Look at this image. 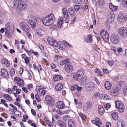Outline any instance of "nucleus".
I'll use <instances>...</instances> for the list:
<instances>
[{
  "instance_id": "nucleus-1",
  "label": "nucleus",
  "mask_w": 127,
  "mask_h": 127,
  "mask_svg": "<svg viewBox=\"0 0 127 127\" xmlns=\"http://www.w3.org/2000/svg\"><path fill=\"white\" fill-rule=\"evenodd\" d=\"M55 19L54 14L51 13L43 18L41 20L44 25L48 26L54 24Z\"/></svg>"
},
{
  "instance_id": "nucleus-2",
  "label": "nucleus",
  "mask_w": 127,
  "mask_h": 127,
  "mask_svg": "<svg viewBox=\"0 0 127 127\" xmlns=\"http://www.w3.org/2000/svg\"><path fill=\"white\" fill-rule=\"evenodd\" d=\"M13 6L21 11H24L27 8V5L25 1L20 0H14L13 3Z\"/></svg>"
},
{
  "instance_id": "nucleus-3",
  "label": "nucleus",
  "mask_w": 127,
  "mask_h": 127,
  "mask_svg": "<svg viewBox=\"0 0 127 127\" xmlns=\"http://www.w3.org/2000/svg\"><path fill=\"white\" fill-rule=\"evenodd\" d=\"M5 32L6 36L8 37H11L12 31L14 29V26L12 23L8 22L5 25Z\"/></svg>"
},
{
  "instance_id": "nucleus-4",
  "label": "nucleus",
  "mask_w": 127,
  "mask_h": 127,
  "mask_svg": "<svg viewBox=\"0 0 127 127\" xmlns=\"http://www.w3.org/2000/svg\"><path fill=\"white\" fill-rule=\"evenodd\" d=\"M117 20L121 24L125 23L127 21V14L124 13H120L118 15Z\"/></svg>"
},
{
  "instance_id": "nucleus-5",
  "label": "nucleus",
  "mask_w": 127,
  "mask_h": 127,
  "mask_svg": "<svg viewBox=\"0 0 127 127\" xmlns=\"http://www.w3.org/2000/svg\"><path fill=\"white\" fill-rule=\"evenodd\" d=\"M120 38L117 34H112L110 37V40L112 43L116 44L118 43L120 41Z\"/></svg>"
},
{
  "instance_id": "nucleus-6",
  "label": "nucleus",
  "mask_w": 127,
  "mask_h": 127,
  "mask_svg": "<svg viewBox=\"0 0 127 127\" xmlns=\"http://www.w3.org/2000/svg\"><path fill=\"white\" fill-rule=\"evenodd\" d=\"M20 25L23 30L27 32V34L29 35L28 37H30L31 36L29 32L30 28L27 24L25 22H21L20 23Z\"/></svg>"
},
{
  "instance_id": "nucleus-7",
  "label": "nucleus",
  "mask_w": 127,
  "mask_h": 127,
  "mask_svg": "<svg viewBox=\"0 0 127 127\" xmlns=\"http://www.w3.org/2000/svg\"><path fill=\"white\" fill-rule=\"evenodd\" d=\"M119 34L123 38L127 36V29L124 27H122L118 30Z\"/></svg>"
},
{
  "instance_id": "nucleus-8",
  "label": "nucleus",
  "mask_w": 127,
  "mask_h": 127,
  "mask_svg": "<svg viewBox=\"0 0 127 127\" xmlns=\"http://www.w3.org/2000/svg\"><path fill=\"white\" fill-rule=\"evenodd\" d=\"M84 74V72L82 70H79L73 74V78L75 81H78L79 80L80 77H82Z\"/></svg>"
},
{
  "instance_id": "nucleus-9",
  "label": "nucleus",
  "mask_w": 127,
  "mask_h": 127,
  "mask_svg": "<svg viewBox=\"0 0 127 127\" xmlns=\"http://www.w3.org/2000/svg\"><path fill=\"white\" fill-rule=\"evenodd\" d=\"M115 103L117 108L119 109V111L121 113L123 112L125 107L123 103L120 101H117Z\"/></svg>"
},
{
  "instance_id": "nucleus-10",
  "label": "nucleus",
  "mask_w": 127,
  "mask_h": 127,
  "mask_svg": "<svg viewBox=\"0 0 127 127\" xmlns=\"http://www.w3.org/2000/svg\"><path fill=\"white\" fill-rule=\"evenodd\" d=\"M73 66L70 62L67 63L64 66V69L68 73L71 72L73 70Z\"/></svg>"
},
{
  "instance_id": "nucleus-11",
  "label": "nucleus",
  "mask_w": 127,
  "mask_h": 127,
  "mask_svg": "<svg viewBox=\"0 0 127 127\" xmlns=\"http://www.w3.org/2000/svg\"><path fill=\"white\" fill-rule=\"evenodd\" d=\"M100 35L102 38L105 41H108L109 39V36L108 33L106 31H101L100 33Z\"/></svg>"
},
{
  "instance_id": "nucleus-12",
  "label": "nucleus",
  "mask_w": 127,
  "mask_h": 127,
  "mask_svg": "<svg viewBox=\"0 0 127 127\" xmlns=\"http://www.w3.org/2000/svg\"><path fill=\"white\" fill-rule=\"evenodd\" d=\"M47 41L49 44L55 47L57 46V42L52 37H48L47 38Z\"/></svg>"
},
{
  "instance_id": "nucleus-13",
  "label": "nucleus",
  "mask_w": 127,
  "mask_h": 127,
  "mask_svg": "<svg viewBox=\"0 0 127 127\" xmlns=\"http://www.w3.org/2000/svg\"><path fill=\"white\" fill-rule=\"evenodd\" d=\"M107 18L109 22L111 23L114 21L115 16L113 11H111L109 12L107 17Z\"/></svg>"
},
{
  "instance_id": "nucleus-14",
  "label": "nucleus",
  "mask_w": 127,
  "mask_h": 127,
  "mask_svg": "<svg viewBox=\"0 0 127 127\" xmlns=\"http://www.w3.org/2000/svg\"><path fill=\"white\" fill-rule=\"evenodd\" d=\"M119 91L116 88L113 89L110 91V95L111 96H116L118 95Z\"/></svg>"
},
{
  "instance_id": "nucleus-15",
  "label": "nucleus",
  "mask_w": 127,
  "mask_h": 127,
  "mask_svg": "<svg viewBox=\"0 0 127 127\" xmlns=\"http://www.w3.org/2000/svg\"><path fill=\"white\" fill-rule=\"evenodd\" d=\"M45 99L46 102L50 105H52L54 103L53 98L50 96H46L45 97Z\"/></svg>"
},
{
  "instance_id": "nucleus-16",
  "label": "nucleus",
  "mask_w": 127,
  "mask_h": 127,
  "mask_svg": "<svg viewBox=\"0 0 127 127\" xmlns=\"http://www.w3.org/2000/svg\"><path fill=\"white\" fill-rule=\"evenodd\" d=\"M85 87L88 90H91L95 87V84L92 82H89L87 83L85 85Z\"/></svg>"
},
{
  "instance_id": "nucleus-17",
  "label": "nucleus",
  "mask_w": 127,
  "mask_h": 127,
  "mask_svg": "<svg viewBox=\"0 0 127 127\" xmlns=\"http://www.w3.org/2000/svg\"><path fill=\"white\" fill-rule=\"evenodd\" d=\"M56 107L58 109H63L64 108L65 105L63 102L61 101L57 102L55 104Z\"/></svg>"
},
{
  "instance_id": "nucleus-18",
  "label": "nucleus",
  "mask_w": 127,
  "mask_h": 127,
  "mask_svg": "<svg viewBox=\"0 0 127 127\" xmlns=\"http://www.w3.org/2000/svg\"><path fill=\"white\" fill-rule=\"evenodd\" d=\"M98 112L99 115L102 116L105 112V109L101 105H100L98 106Z\"/></svg>"
},
{
  "instance_id": "nucleus-19",
  "label": "nucleus",
  "mask_w": 127,
  "mask_h": 127,
  "mask_svg": "<svg viewBox=\"0 0 127 127\" xmlns=\"http://www.w3.org/2000/svg\"><path fill=\"white\" fill-rule=\"evenodd\" d=\"M92 122L93 124L98 127L100 126L98 125H101L102 124L101 122L100 121L99 118L98 117L95 118L94 120L92 121Z\"/></svg>"
},
{
  "instance_id": "nucleus-20",
  "label": "nucleus",
  "mask_w": 127,
  "mask_h": 127,
  "mask_svg": "<svg viewBox=\"0 0 127 127\" xmlns=\"http://www.w3.org/2000/svg\"><path fill=\"white\" fill-rule=\"evenodd\" d=\"M118 127H125V122L122 120H118L117 122Z\"/></svg>"
},
{
  "instance_id": "nucleus-21",
  "label": "nucleus",
  "mask_w": 127,
  "mask_h": 127,
  "mask_svg": "<svg viewBox=\"0 0 127 127\" xmlns=\"http://www.w3.org/2000/svg\"><path fill=\"white\" fill-rule=\"evenodd\" d=\"M68 127H76L74 121L71 119H69L68 121Z\"/></svg>"
},
{
  "instance_id": "nucleus-22",
  "label": "nucleus",
  "mask_w": 127,
  "mask_h": 127,
  "mask_svg": "<svg viewBox=\"0 0 127 127\" xmlns=\"http://www.w3.org/2000/svg\"><path fill=\"white\" fill-rule=\"evenodd\" d=\"M63 15L64 18L68 19L69 18L68 13L66 9L63 8L62 10Z\"/></svg>"
},
{
  "instance_id": "nucleus-23",
  "label": "nucleus",
  "mask_w": 127,
  "mask_h": 127,
  "mask_svg": "<svg viewBox=\"0 0 127 127\" xmlns=\"http://www.w3.org/2000/svg\"><path fill=\"white\" fill-rule=\"evenodd\" d=\"M87 79V78L86 76L83 77L80 80V85H83L85 84L86 83V81Z\"/></svg>"
},
{
  "instance_id": "nucleus-24",
  "label": "nucleus",
  "mask_w": 127,
  "mask_h": 127,
  "mask_svg": "<svg viewBox=\"0 0 127 127\" xmlns=\"http://www.w3.org/2000/svg\"><path fill=\"white\" fill-rule=\"evenodd\" d=\"M104 85L105 89L107 90H110L112 87L111 84L108 81H106L105 82Z\"/></svg>"
},
{
  "instance_id": "nucleus-25",
  "label": "nucleus",
  "mask_w": 127,
  "mask_h": 127,
  "mask_svg": "<svg viewBox=\"0 0 127 127\" xmlns=\"http://www.w3.org/2000/svg\"><path fill=\"white\" fill-rule=\"evenodd\" d=\"M63 88L62 84L61 83H58L55 86V89L58 91H61Z\"/></svg>"
},
{
  "instance_id": "nucleus-26",
  "label": "nucleus",
  "mask_w": 127,
  "mask_h": 127,
  "mask_svg": "<svg viewBox=\"0 0 127 127\" xmlns=\"http://www.w3.org/2000/svg\"><path fill=\"white\" fill-rule=\"evenodd\" d=\"M57 46L59 48L61 49H64L65 48V45L64 44L61 42H57Z\"/></svg>"
},
{
  "instance_id": "nucleus-27",
  "label": "nucleus",
  "mask_w": 127,
  "mask_h": 127,
  "mask_svg": "<svg viewBox=\"0 0 127 127\" xmlns=\"http://www.w3.org/2000/svg\"><path fill=\"white\" fill-rule=\"evenodd\" d=\"M1 75L4 77H7L8 75L7 71L4 69H1Z\"/></svg>"
},
{
  "instance_id": "nucleus-28",
  "label": "nucleus",
  "mask_w": 127,
  "mask_h": 127,
  "mask_svg": "<svg viewBox=\"0 0 127 127\" xmlns=\"http://www.w3.org/2000/svg\"><path fill=\"white\" fill-rule=\"evenodd\" d=\"M124 84V82L122 81H120L118 82L117 84L116 88L119 90H120L122 88V86Z\"/></svg>"
},
{
  "instance_id": "nucleus-29",
  "label": "nucleus",
  "mask_w": 127,
  "mask_h": 127,
  "mask_svg": "<svg viewBox=\"0 0 127 127\" xmlns=\"http://www.w3.org/2000/svg\"><path fill=\"white\" fill-rule=\"evenodd\" d=\"M105 2L104 0H98L97 3L99 7H102L105 4Z\"/></svg>"
},
{
  "instance_id": "nucleus-30",
  "label": "nucleus",
  "mask_w": 127,
  "mask_h": 127,
  "mask_svg": "<svg viewBox=\"0 0 127 127\" xmlns=\"http://www.w3.org/2000/svg\"><path fill=\"white\" fill-rule=\"evenodd\" d=\"M3 97L6 100L9 101H11L12 100V98L10 95L7 94H4L3 95Z\"/></svg>"
},
{
  "instance_id": "nucleus-31",
  "label": "nucleus",
  "mask_w": 127,
  "mask_h": 127,
  "mask_svg": "<svg viewBox=\"0 0 127 127\" xmlns=\"http://www.w3.org/2000/svg\"><path fill=\"white\" fill-rule=\"evenodd\" d=\"M109 6L111 10L114 11L116 10L118 8V7L117 6L113 5L112 3H109Z\"/></svg>"
},
{
  "instance_id": "nucleus-32",
  "label": "nucleus",
  "mask_w": 127,
  "mask_h": 127,
  "mask_svg": "<svg viewBox=\"0 0 127 127\" xmlns=\"http://www.w3.org/2000/svg\"><path fill=\"white\" fill-rule=\"evenodd\" d=\"M68 10L71 16H73L75 15V12L73 8H70Z\"/></svg>"
},
{
  "instance_id": "nucleus-33",
  "label": "nucleus",
  "mask_w": 127,
  "mask_h": 127,
  "mask_svg": "<svg viewBox=\"0 0 127 127\" xmlns=\"http://www.w3.org/2000/svg\"><path fill=\"white\" fill-rule=\"evenodd\" d=\"M84 106L87 109H89L92 107V104L91 102H88L85 104Z\"/></svg>"
},
{
  "instance_id": "nucleus-34",
  "label": "nucleus",
  "mask_w": 127,
  "mask_h": 127,
  "mask_svg": "<svg viewBox=\"0 0 127 127\" xmlns=\"http://www.w3.org/2000/svg\"><path fill=\"white\" fill-rule=\"evenodd\" d=\"M2 64H5L7 67L10 66L9 63L8 62V61L5 59H3L2 60Z\"/></svg>"
},
{
  "instance_id": "nucleus-35",
  "label": "nucleus",
  "mask_w": 127,
  "mask_h": 127,
  "mask_svg": "<svg viewBox=\"0 0 127 127\" xmlns=\"http://www.w3.org/2000/svg\"><path fill=\"white\" fill-rule=\"evenodd\" d=\"M112 116L113 119L115 120H117L118 119V116L117 112H114L112 114Z\"/></svg>"
},
{
  "instance_id": "nucleus-36",
  "label": "nucleus",
  "mask_w": 127,
  "mask_h": 127,
  "mask_svg": "<svg viewBox=\"0 0 127 127\" xmlns=\"http://www.w3.org/2000/svg\"><path fill=\"white\" fill-rule=\"evenodd\" d=\"M54 80L55 81H59L60 80H61L62 78L59 75H57L54 76L53 78Z\"/></svg>"
},
{
  "instance_id": "nucleus-37",
  "label": "nucleus",
  "mask_w": 127,
  "mask_h": 127,
  "mask_svg": "<svg viewBox=\"0 0 127 127\" xmlns=\"http://www.w3.org/2000/svg\"><path fill=\"white\" fill-rule=\"evenodd\" d=\"M58 125L61 127H66L65 124L62 121L59 120L58 122Z\"/></svg>"
},
{
  "instance_id": "nucleus-38",
  "label": "nucleus",
  "mask_w": 127,
  "mask_h": 127,
  "mask_svg": "<svg viewBox=\"0 0 127 127\" xmlns=\"http://www.w3.org/2000/svg\"><path fill=\"white\" fill-rule=\"evenodd\" d=\"M100 97V99H103L104 100H107L109 99L108 96L105 94H101Z\"/></svg>"
},
{
  "instance_id": "nucleus-39",
  "label": "nucleus",
  "mask_w": 127,
  "mask_h": 127,
  "mask_svg": "<svg viewBox=\"0 0 127 127\" xmlns=\"http://www.w3.org/2000/svg\"><path fill=\"white\" fill-rule=\"evenodd\" d=\"M62 57L61 56H59L58 55H57L55 56L54 59V61L55 62H57L59 60L62 58Z\"/></svg>"
},
{
  "instance_id": "nucleus-40",
  "label": "nucleus",
  "mask_w": 127,
  "mask_h": 127,
  "mask_svg": "<svg viewBox=\"0 0 127 127\" xmlns=\"http://www.w3.org/2000/svg\"><path fill=\"white\" fill-rule=\"evenodd\" d=\"M70 60L69 59H66L63 60L61 61L60 63V64L61 65H63L65 64V63H67L69 62Z\"/></svg>"
},
{
  "instance_id": "nucleus-41",
  "label": "nucleus",
  "mask_w": 127,
  "mask_h": 127,
  "mask_svg": "<svg viewBox=\"0 0 127 127\" xmlns=\"http://www.w3.org/2000/svg\"><path fill=\"white\" fill-rule=\"evenodd\" d=\"M111 49L115 52V54L116 55H118V53L117 51L116 48L113 46L111 45L110 47Z\"/></svg>"
},
{
  "instance_id": "nucleus-42",
  "label": "nucleus",
  "mask_w": 127,
  "mask_h": 127,
  "mask_svg": "<svg viewBox=\"0 0 127 127\" xmlns=\"http://www.w3.org/2000/svg\"><path fill=\"white\" fill-rule=\"evenodd\" d=\"M28 23L29 24L31 25V26L32 28H34L35 27V23L32 20H29Z\"/></svg>"
},
{
  "instance_id": "nucleus-43",
  "label": "nucleus",
  "mask_w": 127,
  "mask_h": 127,
  "mask_svg": "<svg viewBox=\"0 0 127 127\" xmlns=\"http://www.w3.org/2000/svg\"><path fill=\"white\" fill-rule=\"evenodd\" d=\"M63 23V20L61 19H59L57 21V26L58 27L60 28L62 27Z\"/></svg>"
},
{
  "instance_id": "nucleus-44",
  "label": "nucleus",
  "mask_w": 127,
  "mask_h": 127,
  "mask_svg": "<svg viewBox=\"0 0 127 127\" xmlns=\"http://www.w3.org/2000/svg\"><path fill=\"white\" fill-rule=\"evenodd\" d=\"M101 96V95L98 92H96L93 95L92 97L94 98H96L99 97L100 99V96Z\"/></svg>"
},
{
  "instance_id": "nucleus-45",
  "label": "nucleus",
  "mask_w": 127,
  "mask_h": 127,
  "mask_svg": "<svg viewBox=\"0 0 127 127\" xmlns=\"http://www.w3.org/2000/svg\"><path fill=\"white\" fill-rule=\"evenodd\" d=\"M82 7V6L81 5H75L74 6L75 10L76 12L78 11Z\"/></svg>"
},
{
  "instance_id": "nucleus-46",
  "label": "nucleus",
  "mask_w": 127,
  "mask_h": 127,
  "mask_svg": "<svg viewBox=\"0 0 127 127\" xmlns=\"http://www.w3.org/2000/svg\"><path fill=\"white\" fill-rule=\"evenodd\" d=\"M14 114L16 116L20 117L21 116V113L19 111L16 110L14 112Z\"/></svg>"
},
{
  "instance_id": "nucleus-47",
  "label": "nucleus",
  "mask_w": 127,
  "mask_h": 127,
  "mask_svg": "<svg viewBox=\"0 0 127 127\" xmlns=\"http://www.w3.org/2000/svg\"><path fill=\"white\" fill-rule=\"evenodd\" d=\"M124 93L125 95H127V84L124 85Z\"/></svg>"
},
{
  "instance_id": "nucleus-48",
  "label": "nucleus",
  "mask_w": 127,
  "mask_h": 127,
  "mask_svg": "<svg viewBox=\"0 0 127 127\" xmlns=\"http://www.w3.org/2000/svg\"><path fill=\"white\" fill-rule=\"evenodd\" d=\"M122 4L124 7L127 8V0H123Z\"/></svg>"
},
{
  "instance_id": "nucleus-49",
  "label": "nucleus",
  "mask_w": 127,
  "mask_h": 127,
  "mask_svg": "<svg viewBox=\"0 0 127 127\" xmlns=\"http://www.w3.org/2000/svg\"><path fill=\"white\" fill-rule=\"evenodd\" d=\"M78 85H73L71 86L70 88L71 90L72 91H73L77 89L78 87Z\"/></svg>"
},
{
  "instance_id": "nucleus-50",
  "label": "nucleus",
  "mask_w": 127,
  "mask_h": 127,
  "mask_svg": "<svg viewBox=\"0 0 127 127\" xmlns=\"http://www.w3.org/2000/svg\"><path fill=\"white\" fill-rule=\"evenodd\" d=\"M73 1L75 3L80 4H83L84 3V1L81 0H73Z\"/></svg>"
},
{
  "instance_id": "nucleus-51",
  "label": "nucleus",
  "mask_w": 127,
  "mask_h": 127,
  "mask_svg": "<svg viewBox=\"0 0 127 127\" xmlns=\"http://www.w3.org/2000/svg\"><path fill=\"white\" fill-rule=\"evenodd\" d=\"M18 85L21 87H23L24 86V81L21 79V80H20V81L19 83H18Z\"/></svg>"
},
{
  "instance_id": "nucleus-52",
  "label": "nucleus",
  "mask_w": 127,
  "mask_h": 127,
  "mask_svg": "<svg viewBox=\"0 0 127 127\" xmlns=\"http://www.w3.org/2000/svg\"><path fill=\"white\" fill-rule=\"evenodd\" d=\"M15 71L13 68L11 69L10 73V75L11 76H13L15 74Z\"/></svg>"
},
{
  "instance_id": "nucleus-53",
  "label": "nucleus",
  "mask_w": 127,
  "mask_h": 127,
  "mask_svg": "<svg viewBox=\"0 0 127 127\" xmlns=\"http://www.w3.org/2000/svg\"><path fill=\"white\" fill-rule=\"evenodd\" d=\"M21 79L20 78L17 77L14 78V80L15 82L18 85V83H19L20 81V80Z\"/></svg>"
},
{
  "instance_id": "nucleus-54",
  "label": "nucleus",
  "mask_w": 127,
  "mask_h": 127,
  "mask_svg": "<svg viewBox=\"0 0 127 127\" xmlns=\"http://www.w3.org/2000/svg\"><path fill=\"white\" fill-rule=\"evenodd\" d=\"M104 107L107 110L110 108L111 105L109 103H107L104 105Z\"/></svg>"
},
{
  "instance_id": "nucleus-55",
  "label": "nucleus",
  "mask_w": 127,
  "mask_h": 127,
  "mask_svg": "<svg viewBox=\"0 0 127 127\" xmlns=\"http://www.w3.org/2000/svg\"><path fill=\"white\" fill-rule=\"evenodd\" d=\"M46 122V124L48 125V126L50 127H53L52 126V123L51 122L49 121L48 120H45Z\"/></svg>"
},
{
  "instance_id": "nucleus-56",
  "label": "nucleus",
  "mask_w": 127,
  "mask_h": 127,
  "mask_svg": "<svg viewBox=\"0 0 127 127\" xmlns=\"http://www.w3.org/2000/svg\"><path fill=\"white\" fill-rule=\"evenodd\" d=\"M79 115L82 119L83 120L85 119L86 118L85 115L81 113H79Z\"/></svg>"
},
{
  "instance_id": "nucleus-57",
  "label": "nucleus",
  "mask_w": 127,
  "mask_h": 127,
  "mask_svg": "<svg viewBox=\"0 0 127 127\" xmlns=\"http://www.w3.org/2000/svg\"><path fill=\"white\" fill-rule=\"evenodd\" d=\"M35 97L36 100L38 102L41 101L40 99L39 98L38 94H36L35 95Z\"/></svg>"
},
{
  "instance_id": "nucleus-58",
  "label": "nucleus",
  "mask_w": 127,
  "mask_h": 127,
  "mask_svg": "<svg viewBox=\"0 0 127 127\" xmlns=\"http://www.w3.org/2000/svg\"><path fill=\"white\" fill-rule=\"evenodd\" d=\"M107 63L110 66H112L114 65V61L113 60H109L107 61Z\"/></svg>"
},
{
  "instance_id": "nucleus-59",
  "label": "nucleus",
  "mask_w": 127,
  "mask_h": 127,
  "mask_svg": "<svg viewBox=\"0 0 127 127\" xmlns=\"http://www.w3.org/2000/svg\"><path fill=\"white\" fill-rule=\"evenodd\" d=\"M95 73H97L100 76L101 75V71L99 69H96L95 70Z\"/></svg>"
},
{
  "instance_id": "nucleus-60",
  "label": "nucleus",
  "mask_w": 127,
  "mask_h": 127,
  "mask_svg": "<svg viewBox=\"0 0 127 127\" xmlns=\"http://www.w3.org/2000/svg\"><path fill=\"white\" fill-rule=\"evenodd\" d=\"M65 111L63 112H61L60 110H58L56 111L57 113L60 115H63L65 113Z\"/></svg>"
},
{
  "instance_id": "nucleus-61",
  "label": "nucleus",
  "mask_w": 127,
  "mask_h": 127,
  "mask_svg": "<svg viewBox=\"0 0 127 127\" xmlns=\"http://www.w3.org/2000/svg\"><path fill=\"white\" fill-rule=\"evenodd\" d=\"M87 37L88 39L91 42H92V34H89L88 35Z\"/></svg>"
},
{
  "instance_id": "nucleus-62",
  "label": "nucleus",
  "mask_w": 127,
  "mask_h": 127,
  "mask_svg": "<svg viewBox=\"0 0 127 127\" xmlns=\"http://www.w3.org/2000/svg\"><path fill=\"white\" fill-rule=\"evenodd\" d=\"M35 91L37 92L38 94L40 93V87L39 86H37L35 89Z\"/></svg>"
},
{
  "instance_id": "nucleus-63",
  "label": "nucleus",
  "mask_w": 127,
  "mask_h": 127,
  "mask_svg": "<svg viewBox=\"0 0 127 127\" xmlns=\"http://www.w3.org/2000/svg\"><path fill=\"white\" fill-rule=\"evenodd\" d=\"M25 63L26 64H27L29 63V58H28V57H25Z\"/></svg>"
},
{
  "instance_id": "nucleus-64",
  "label": "nucleus",
  "mask_w": 127,
  "mask_h": 127,
  "mask_svg": "<svg viewBox=\"0 0 127 127\" xmlns=\"http://www.w3.org/2000/svg\"><path fill=\"white\" fill-rule=\"evenodd\" d=\"M33 19L34 21L35 22H38L39 20V19L35 16L33 17Z\"/></svg>"
}]
</instances>
